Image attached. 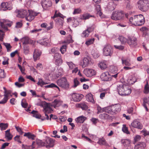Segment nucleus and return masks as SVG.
<instances>
[{
	"label": "nucleus",
	"instance_id": "22",
	"mask_svg": "<svg viewBox=\"0 0 149 149\" xmlns=\"http://www.w3.org/2000/svg\"><path fill=\"white\" fill-rule=\"evenodd\" d=\"M86 100L87 101L89 102H91L93 103H94V100L92 94L90 93L87 94L86 96Z\"/></svg>",
	"mask_w": 149,
	"mask_h": 149
},
{
	"label": "nucleus",
	"instance_id": "2",
	"mask_svg": "<svg viewBox=\"0 0 149 149\" xmlns=\"http://www.w3.org/2000/svg\"><path fill=\"white\" fill-rule=\"evenodd\" d=\"M129 20L131 24L136 26H141L145 22L144 17L141 14L131 17L130 18Z\"/></svg>",
	"mask_w": 149,
	"mask_h": 149
},
{
	"label": "nucleus",
	"instance_id": "20",
	"mask_svg": "<svg viewBox=\"0 0 149 149\" xmlns=\"http://www.w3.org/2000/svg\"><path fill=\"white\" fill-rule=\"evenodd\" d=\"M146 145L144 142H139L134 147V149H144Z\"/></svg>",
	"mask_w": 149,
	"mask_h": 149
},
{
	"label": "nucleus",
	"instance_id": "48",
	"mask_svg": "<svg viewBox=\"0 0 149 149\" xmlns=\"http://www.w3.org/2000/svg\"><path fill=\"white\" fill-rule=\"evenodd\" d=\"M92 54L95 58H98L99 56V54L96 51H93L92 52Z\"/></svg>",
	"mask_w": 149,
	"mask_h": 149
},
{
	"label": "nucleus",
	"instance_id": "42",
	"mask_svg": "<svg viewBox=\"0 0 149 149\" xmlns=\"http://www.w3.org/2000/svg\"><path fill=\"white\" fill-rule=\"evenodd\" d=\"M94 40L95 39L94 38H92L91 39H88L86 41L85 44L87 46H88L93 44Z\"/></svg>",
	"mask_w": 149,
	"mask_h": 149
},
{
	"label": "nucleus",
	"instance_id": "49",
	"mask_svg": "<svg viewBox=\"0 0 149 149\" xmlns=\"http://www.w3.org/2000/svg\"><path fill=\"white\" fill-rule=\"evenodd\" d=\"M97 114L104 112V110L103 109H105V107L103 108L102 109L100 106L98 105L97 107Z\"/></svg>",
	"mask_w": 149,
	"mask_h": 149
},
{
	"label": "nucleus",
	"instance_id": "36",
	"mask_svg": "<svg viewBox=\"0 0 149 149\" xmlns=\"http://www.w3.org/2000/svg\"><path fill=\"white\" fill-rule=\"evenodd\" d=\"M0 25L1 27L4 29L5 30H7V26L10 27L11 26V23H5L3 22H1L0 23Z\"/></svg>",
	"mask_w": 149,
	"mask_h": 149
},
{
	"label": "nucleus",
	"instance_id": "62",
	"mask_svg": "<svg viewBox=\"0 0 149 149\" xmlns=\"http://www.w3.org/2000/svg\"><path fill=\"white\" fill-rule=\"evenodd\" d=\"M81 12V10L79 9H75L73 12V14H76L80 13Z\"/></svg>",
	"mask_w": 149,
	"mask_h": 149
},
{
	"label": "nucleus",
	"instance_id": "34",
	"mask_svg": "<svg viewBox=\"0 0 149 149\" xmlns=\"http://www.w3.org/2000/svg\"><path fill=\"white\" fill-rule=\"evenodd\" d=\"M31 113L33 115V117L37 118H40L41 117V115L39 114L37 111L33 110L31 112Z\"/></svg>",
	"mask_w": 149,
	"mask_h": 149
},
{
	"label": "nucleus",
	"instance_id": "53",
	"mask_svg": "<svg viewBox=\"0 0 149 149\" xmlns=\"http://www.w3.org/2000/svg\"><path fill=\"white\" fill-rule=\"evenodd\" d=\"M69 39H68L66 41H64L63 43H72L73 42V41L72 40V37L71 35H69L68 37Z\"/></svg>",
	"mask_w": 149,
	"mask_h": 149
},
{
	"label": "nucleus",
	"instance_id": "60",
	"mask_svg": "<svg viewBox=\"0 0 149 149\" xmlns=\"http://www.w3.org/2000/svg\"><path fill=\"white\" fill-rule=\"evenodd\" d=\"M63 129H61L60 130V132L61 133H64L65 132H66L68 131L67 127L66 125H64L63 127Z\"/></svg>",
	"mask_w": 149,
	"mask_h": 149
},
{
	"label": "nucleus",
	"instance_id": "5",
	"mask_svg": "<svg viewBox=\"0 0 149 149\" xmlns=\"http://www.w3.org/2000/svg\"><path fill=\"white\" fill-rule=\"evenodd\" d=\"M137 4L139 9L142 12H146L149 9V1L147 0H140Z\"/></svg>",
	"mask_w": 149,
	"mask_h": 149
},
{
	"label": "nucleus",
	"instance_id": "39",
	"mask_svg": "<svg viewBox=\"0 0 149 149\" xmlns=\"http://www.w3.org/2000/svg\"><path fill=\"white\" fill-rule=\"evenodd\" d=\"M96 10L97 11V14L99 16H101L102 13L101 11V8L100 5H98L96 6Z\"/></svg>",
	"mask_w": 149,
	"mask_h": 149
},
{
	"label": "nucleus",
	"instance_id": "19",
	"mask_svg": "<svg viewBox=\"0 0 149 149\" xmlns=\"http://www.w3.org/2000/svg\"><path fill=\"white\" fill-rule=\"evenodd\" d=\"M103 109L104 110V112L109 114L113 115L115 114L112 106L105 107V109Z\"/></svg>",
	"mask_w": 149,
	"mask_h": 149
},
{
	"label": "nucleus",
	"instance_id": "16",
	"mask_svg": "<svg viewBox=\"0 0 149 149\" xmlns=\"http://www.w3.org/2000/svg\"><path fill=\"white\" fill-rule=\"evenodd\" d=\"M63 103V101L58 99H55L51 104L52 107L56 108L61 106Z\"/></svg>",
	"mask_w": 149,
	"mask_h": 149
},
{
	"label": "nucleus",
	"instance_id": "55",
	"mask_svg": "<svg viewBox=\"0 0 149 149\" xmlns=\"http://www.w3.org/2000/svg\"><path fill=\"white\" fill-rule=\"evenodd\" d=\"M90 33V32H89V31L87 30H86L85 31H84L83 32L82 34L83 35H84V37H88V36Z\"/></svg>",
	"mask_w": 149,
	"mask_h": 149
},
{
	"label": "nucleus",
	"instance_id": "51",
	"mask_svg": "<svg viewBox=\"0 0 149 149\" xmlns=\"http://www.w3.org/2000/svg\"><path fill=\"white\" fill-rule=\"evenodd\" d=\"M45 88H52L56 87L58 88L59 91V87L53 83H52L49 85H47L45 86Z\"/></svg>",
	"mask_w": 149,
	"mask_h": 149
},
{
	"label": "nucleus",
	"instance_id": "9",
	"mask_svg": "<svg viewBox=\"0 0 149 149\" xmlns=\"http://www.w3.org/2000/svg\"><path fill=\"white\" fill-rule=\"evenodd\" d=\"M137 39L134 36H129L127 39V43L131 47H134L137 45Z\"/></svg>",
	"mask_w": 149,
	"mask_h": 149
},
{
	"label": "nucleus",
	"instance_id": "13",
	"mask_svg": "<svg viewBox=\"0 0 149 149\" xmlns=\"http://www.w3.org/2000/svg\"><path fill=\"white\" fill-rule=\"evenodd\" d=\"M83 72L88 77H91L95 74V71L91 69H86L84 70Z\"/></svg>",
	"mask_w": 149,
	"mask_h": 149
},
{
	"label": "nucleus",
	"instance_id": "25",
	"mask_svg": "<svg viewBox=\"0 0 149 149\" xmlns=\"http://www.w3.org/2000/svg\"><path fill=\"white\" fill-rule=\"evenodd\" d=\"M53 23L52 22H51L49 23L50 26H49L47 27V24L46 23H43L41 25V26L42 28H47V29L48 30H49L53 28Z\"/></svg>",
	"mask_w": 149,
	"mask_h": 149
},
{
	"label": "nucleus",
	"instance_id": "29",
	"mask_svg": "<svg viewBox=\"0 0 149 149\" xmlns=\"http://www.w3.org/2000/svg\"><path fill=\"white\" fill-rule=\"evenodd\" d=\"M10 130H8L5 131V137L8 140H11L13 137V135L10 132Z\"/></svg>",
	"mask_w": 149,
	"mask_h": 149
},
{
	"label": "nucleus",
	"instance_id": "10",
	"mask_svg": "<svg viewBox=\"0 0 149 149\" xmlns=\"http://www.w3.org/2000/svg\"><path fill=\"white\" fill-rule=\"evenodd\" d=\"M102 80L104 81H107L111 80V77L108 72H106L102 73L100 76Z\"/></svg>",
	"mask_w": 149,
	"mask_h": 149
},
{
	"label": "nucleus",
	"instance_id": "7",
	"mask_svg": "<svg viewBox=\"0 0 149 149\" xmlns=\"http://www.w3.org/2000/svg\"><path fill=\"white\" fill-rule=\"evenodd\" d=\"M56 82L58 86L64 89H68L69 87V84L65 77H62L58 79Z\"/></svg>",
	"mask_w": 149,
	"mask_h": 149
},
{
	"label": "nucleus",
	"instance_id": "18",
	"mask_svg": "<svg viewBox=\"0 0 149 149\" xmlns=\"http://www.w3.org/2000/svg\"><path fill=\"white\" fill-rule=\"evenodd\" d=\"M41 54V51L38 49H35L33 54V57L35 61L37 60Z\"/></svg>",
	"mask_w": 149,
	"mask_h": 149
},
{
	"label": "nucleus",
	"instance_id": "35",
	"mask_svg": "<svg viewBox=\"0 0 149 149\" xmlns=\"http://www.w3.org/2000/svg\"><path fill=\"white\" fill-rule=\"evenodd\" d=\"M121 141L124 146H129L131 143L130 140L127 139L122 140Z\"/></svg>",
	"mask_w": 149,
	"mask_h": 149
},
{
	"label": "nucleus",
	"instance_id": "1",
	"mask_svg": "<svg viewBox=\"0 0 149 149\" xmlns=\"http://www.w3.org/2000/svg\"><path fill=\"white\" fill-rule=\"evenodd\" d=\"M15 12L17 14V16L19 18L26 17V19L30 22L33 20L34 17L37 16L38 13H36L32 10H16Z\"/></svg>",
	"mask_w": 149,
	"mask_h": 149
},
{
	"label": "nucleus",
	"instance_id": "26",
	"mask_svg": "<svg viewBox=\"0 0 149 149\" xmlns=\"http://www.w3.org/2000/svg\"><path fill=\"white\" fill-rule=\"evenodd\" d=\"M23 44H26L29 43H31L32 41L28 37H26L22 39Z\"/></svg>",
	"mask_w": 149,
	"mask_h": 149
},
{
	"label": "nucleus",
	"instance_id": "43",
	"mask_svg": "<svg viewBox=\"0 0 149 149\" xmlns=\"http://www.w3.org/2000/svg\"><path fill=\"white\" fill-rule=\"evenodd\" d=\"M8 126V124L7 123H1L0 124V127L1 130H5Z\"/></svg>",
	"mask_w": 149,
	"mask_h": 149
},
{
	"label": "nucleus",
	"instance_id": "23",
	"mask_svg": "<svg viewBox=\"0 0 149 149\" xmlns=\"http://www.w3.org/2000/svg\"><path fill=\"white\" fill-rule=\"evenodd\" d=\"M77 107L80 108L83 110H86L88 109V106L85 102L78 104L76 105Z\"/></svg>",
	"mask_w": 149,
	"mask_h": 149
},
{
	"label": "nucleus",
	"instance_id": "45",
	"mask_svg": "<svg viewBox=\"0 0 149 149\" xmlns=\"http://www.w3.org/2000/svg\"><path fill=\"white\" fill-rule=\"evenodd\" d=\"M149 92V86L148 83L145 85L144 87V93L146 94H147Z\"/></svg>",
	"mask_w": 149,
	"mask_h": 149
},
{
	"label": "nucleus",
	"instance_id": "8",
	"mask_svg": "<svg viewBox=\"0 0 149 149\" xmlns=\"http://www.w3.org/2000/svg\"><path fill=\"white\" fill-rule=\"evenodd\" d=\"M103 53L105 56H111L113 53L112 48L110 45L107 44L104 46Z\"/></svg>",
	"mask_w": 149,
	"mask_h": 149
},
{
	"label": "nucleus",
	"instance_id": "3",
	"mask_svg": "<svg viewBox=\"0 0 149 149\" xmlns=\"http://www.w3.org/2000/svg\"><path fill=\"white\" fill-rule=\"evenodd\" d=\"M117 90L118 94L121 95H129L131 92V90L128 85L121 84L117 86Z\"/></svg>",
	"mask_w": 149,
	"mask_h": 149
},
{
	"label": "nucleus",
	"instance_id": "37",
	"mask_svg": "<svg viewBox=\"0 0 149 149\" xmlns=\"http://www.w3.org/2000/svg\"><path fill=\"white\" fill-rule=\"evenodd\" d=\"M97 143L100 145H104L107 146V145L105 140L103 138L99 139Z\"/></svg>",
	"mask_w": 149,
	"mask_h": 149
},
{
	"label": "nucleus",
	"instance_id": "27",
	"mask_svg": "<svg viewBox=\"0 0 149 149\" xmlns=\"http://www.w3.org/2000/svg\"><path fill=\"white\" fill-rule=\"evenodd\" d=\"M86 119V118L83 116H81L77 118L75 120L76 122L77 123H82Z\"/></svg>",
	"mask_w": 149,
	"mask_h": 149
},
{
	"label": "nucleus",
	"instance_id": "40",
	"mask_svg": "<svg viewBox=\"0 0 149 149\" xmlns=\"http://www.w3.org/2000/svg\"><path fill=\"white\" fill-rule=\"evenodd\" d=\"M99 66L102 70L104 69L107 68V64L104 62H102L100 63Z\"/></svg>",
	"mask_w": 149,
	"mask_h": 149
},
{
	"label": "nucleus",
	"instance_id": "28",
	"mask_svg": "<svg viewBox=\"0 0 149 149\" xmlns=\"http://www.w3.org/2000/svg\"><path fill=\"white\" fill-rule=\"evenodd\" d=\"M89 63V61L88 59L86 58H84L83 61V63L81 65L82 67L84 68L87 67Z\"/></svg>",
	"mask_w": 149,
	"mask_h": 149
},
{
	"label": "nucleus",
	"instance_id": "46",
	"mask_svg": "<svg viewBox=\"0 0 149 149\" xmlns=\"http://www.w3.org/2000/svg\"><path fill=\"white\" fill-rule=\"evenodd\" d=\"M122 130L124 133L127 134H129V132L128 131L127 128L126 126L125 125H123Z\"/></svg>",
	"mask_w": 149,
	"mask_h": 149
},
{
	"label": "nucleus",
	"instance_id": "32",
	"mask_svg": "<svg viewBox=\"0 0 149 149\" xmlns=\"http://www.w3.org/2000/svg\"><path fill=\"white\" fill-rule=\"evenodd\" d=\"M99 118L102 120L107 119L109 118V116L108 114L105 113L100 114L99 115Z\"/></svg>",
	"mask_w": 149,
	"mask_h": 149
},
{
	"label": "nucleus",
	"instance_id": "12",
	"mask_svg": "<svg viewBox=\"0 0 149 149\" xmlns=\"http://www.w3.org/2000/svg\"><path fill=\"white\" fill-rule=\"evenodd\" d=\"M51 107H52V106L51 103L49 104L45 102L43 106L44 112H47L48 113H51L53 111Z\"/></svg>",
	"mask_w": 149,
	"mask_h": 149
},
{
	"label": "nucleus",
	"instance_id": "57",
	"mask_svg": "<svg viewBox=\"0 0 149 149\" xmlns=\"http://www.w3.org/2000/svg\"><path fill=\"white\" fill-rule=\"evenodd\" d=\"M4 35L3 31L2 30H0V40L1 41L3 40Z\"/></svg>",
	"mask_w": 149,
	"mask_h": 149
},
{
	"label": "nucleus",
	"instance_id": "47",
	"mask_svg": "<svg viewBox=\"0 0 149 149\" xmlns=\"http://www.w3.org/2000/svg\"><path fill=\"white\" fill-rule=\"evenodd\" d=\"M117 69L116 67L111 66L110 68V71L112 73H116L117 72Z\"/></svg>",
	"mask_w": 149,
	"mask_h": 149
},
{
	"label": "nucleus",
	"instance_id": "21",
	"mask_svg": "<svg viewBox=\"0 0 149 149\" xmlns=\"http://www.w3.org/2000/svg\"><path fill=\"white\" fill-rule=\"evenodd\" d=\"M112 106L115 114L117 112H119L121 110V106L119 104H116Z\"/></svg>",
	"mask_w": 149,
	"mask_h": 149
},
{
	"label": "nucleus",
	"instance_id": "59",
	"mask_svg": "<svg viewBox=\"0 0 149 149\" xmlns=\"http://www.w3.org/2000/svg\"><path fill=\"white\" fill-rule=\"evenodd\" d=\"M61 58V54L58 53H55L54 56V58L55 59H56Z\"/></svg>",
	"mask_w": 149,
	"mask_h": 149
},
{
	"label": "nucleus",
	"instance_id": "33",
	"mask_svg": "<svg viewBox=\"0 0 149 149\" xmlns=\"http://www.w3.org/2000/svg\"><path fill=\"white\" fill-rule=\"evenodd\" d=\"M49 41L47 38H44L41 39L39 41V42L42 45H47Z\"/></svg>",
	"mask_w": 149,
	"mask_h": 149
},
{
	"label": "nucleus",
	"instance_id": "64",
	"mask_svg": "<svg viewBox=\"0 0 149 149\" xmlns=\"http://www.w3.org/2000/svg\"><path fill=\"white\" fill-rule=\"evenodd\" d=\"M31 147H32L31 146H29L27 145H24V144L22 145V149H29Z\"/></svg>",
	"mask_w": 149,
	"mask_h": 149
},
{
	"label": "nucleus",
	"instance_id": "56",
	"mask_svg": "<svg viewBox=\"0 0 149 149\" xmlns=\"http://www.w3.org/2000/svg\"><path fill=\"white\" fill-rule=\"evenodd\" d=\"M74 85L73 87H76L79 84V82L77 79H74Z\"/></svg>",
	"mask_w": 149,
	"mask_h": 149
},
{
	"label": "nucleus",
	"instance_id": "44",
	"mask_svg": "<svg viewBox=\"0 0 149 149\" xmlns=\"http://www.w3.org/2000/svg\"><path fill=\"white\" fill-rule=\"evenodd\" d=\"M38 81L37 83L38 85L40 86H41L47 84V83L44 82L42 79L40 78L38 79Z\"/></svg>",
	"mask_w": 149,
	"mask_h": 149
},
{
	"label": "nucleus",
	"instance_id": "58",
	"mask_svg": "<svg viewBox=\"0 0 149 149\" xmlns=\"http://www.w3.org/2000/svg\"><path fill=\"white\" fill-rule=\"evenodd\" d=\"M8 100L7 99V97L6 95H5L3 100L0 101V104H4L6 103Z\"/></svg>",
	"mask_w": 149,
	"mask_h": 149
},
{
	"label": "nucleus",
	"instance_id": "63",
	"mask_svg": "<svg viewBox=\"0 0 149 149\" xmlns=\"http://www.w3.org/2000/svg\"><path fill=\"white\" fill-rule=\"evenodd\" d=\"M141 137L140 136L137 135L134 138V140L135 142L139 141L141 139Z\"/></svg>",
	"mask_w": 149,
	"mask_h": 149
},
{
	"label": "nucleus",
	"instance_id": "52",
	"mask_svg": "<svg viewBox=\"0 0 149 149\" xmlns=\"http://www.w3.org/2000/svg\"><path fill=\"white\" fill-rule=\"evenodd\" d=\"M66 63L68 65L70 69H72L74 67V64L72 62H67Z\"/></svg>",
	"mask_w": 149,
	"mask_h": 149
},
{
	"label": "nucleus",
	"instance_id": "54",
	"mask_svg": "<svg viewBox=\"0 0 149 149\" xmlns=\"http://www.w3.org/2000/svg\"><path fill=\"white\" fill-rule=\"evenodd\" d=\"M20 137H21L17 135L14 137V139L15 141L21 143H22V142L20 141Z\"/></svg>",
	"mask_w": 149,
	"mask_h": 149
},
{
	"label": "nucleus",
	"instance_id": "14",
	"mask_svg": "<svg viewBox=\"0 0 149 149\" xmlns=\"http://www.w3.org/2000/svg\"><path fill=\"white\" fill-rule=\"evenodd\" d=\"M41 3L44 8H47L52 6V2L49 0H42L41 2Z\"/></svg>",
	"mask_w": 149,
	"mask_h": 149
},
{
	"label": "nucleus",
	"instance_id": "11",
	"mask_svg": "<svg viewBox=\"0 0 149 149\" xmlns=\"http://www.w3.org/2000/svg\"><path fill=\"white\" fill-rule=\"evenodd\" d=\"M71 96L74 102H77L80 101L82 98L83 95L76 93H73L71 95Z\"/></svg>",
	"mask_w": 149,
	"mask_h": 149
},
{
	"label": "nucleus",
	"instance_id": "4",
	"mask_svg": "<svg viewBox=\"0 0 149 149\" xmlns=\"http://www.w3.org/2000/svg\"><path fill=\"white\" fill-rule=\"evenodd\" d=\"M54 140L49 137H46L44 141L40 140L36 141L37 144L40 147L45 146L47 148L53 147L54 146Z\"/></svg>",
	"mask_w": 149,
	"mask_h": 149
},
{
	"label": "nucleus",
	"instance_id": "15",
	"mask_svg": "<svg viewBox=\"0 0 149 149\" xmlns=\"http://www.w3.org/2000/svg\"><path fill=\"white\" fill-rule=\"evenodd\" d=\"M131 126L134 127L138 129H141L142 128L143 126L141 123L138 121L134 120L131 124Z\"/></svg>",
	"mask_w": 149,
	"mask_h": 149
},
{
	"label": "nucleus",
	"instance_id": "30",
	"mask_svg": "<svg viewBox=\"0 0 149 149\" xmlns=\"http://www.w3.org/2000/svg\"><path fill=\"white\" fill-rule=\"evenodd\" d=\"M80 17L82 19L86 20L88 19L90 17H92V16L88 13H86L81 15Z\"/></svg>",
	"mask_w": 149,
	"mask_h": 149
},
{
	"label": "nucleus",
	"instance_id": "24",
	"mask_svg": "<svg viewBox=\"0 0 149 149\" xmlns=\"http://www.w3.org/2000/svg\"><path fill=\"white\" fill-rule=\"evenodd\" d=\"M24 136H26L29 139L34 140L35 139L36 136L32 134L30 132L25 133L24 135Z\"/></svg>",
	"mask_w": 149,
	"mask_h": 149
},
{
	"label": "nucleus",
	"instance_id": "41",
	"mask_svg": "<svg viewBox=\"0 0 149 149\" xmlns=\"http://www.w3.org/2000/svg\"><path fill=\"white\" fill-rule=\"evenodd\" d=\"M118 39L121 42V43L122 44L125 43L126 42H127V39L123 36H120L118 38Z\"/></svg>",
	"mask_w": 149,
	"mask_h": 149
},
{
	"label": "nucleus",
	"instance_id": "31",
	"mask_svg": "<svg viewBox=\"0 0 149 149\" xmlns=\"http://www.w3.org/2000/svg\"><path fill=\"white\" fill-rule=\"evenodd\" d=\"M121 60L122 64H124L125 65L128 66H130L131 65L130 60L128 59L124 60L123 58H122Z\"/></svg>",
	"mask_w": 149,
	"mask_h": 149
},
{
	"label": "nucleus",
	"instance_id": "6",
	"mask_svg": "<svg viewBox=\"0 0 149 149\" xmlns=\"http://www.w3.org/2000/svg\"><path fill=\"white\" fill-rule=\"evenodd\" d=\"M124 16V14L123 11H116L113 12L111 18L115 20H120L123 19Z\"/></svg>",
	"mask_w": 149,
	"mask_h": 149
},
{
	"label": "nucleus",
	"instance_id": "38",
	"mask_svg": "<svg viewBox=\"0 0 149 149\" xmlns=\"http://www.w3.org/2000/svg\"><path fill=\"white\" fill-rule=\"evenodd\" d=\"M3 44L6 47L7 52H9L11 51V49L12 47L11 46L10 43L4 42Z\"/></svg>",
	"mask_w": 149,
	"mask_h": 149
},
{
	"label": "nucleus",
	"instance_id": "61",
	"mask_svg": "<svg viewBox=\"0 0 149 149\" xmlns=\"http://www.w3.org/2000/svg\"><path fill=\"white\" fill-rule=\"evenodd\" d=\"M55 62L57 63L58 65L61 64L62 63V60L61 58L55 59Z\"/></svg>",
	"mask_w": 149,
	"mask_h": 149
},
{
	"label": "nucleus",
	"instance_id": "50",
	"mask_svg": "<svg viewBox=\"0 0 149 149\" xmlns=\"http://www.w3.org/2000/svg\"><path fill=\"white\" fill-rule=\"evenodd\" d=\"M66 45H63L60 49V51L62 54L64 53L66 51Z\"/></svg>",
	"mask_w": 149,
	"mask_h": 149
},
{
	"label": "nucleus",
	"instance_id": "17",
	"mask_svg": "<svg viewBox=\"0 0 149 149\" xmlns=\"http://www.w3.org/2000/svg\"><path fill=\"white\" fill-rule=\"evenodd\" d=\"M1 6L2 10H11L12 9L10 4H9L7 2L2 3Z\"/></svg>",
	"mask_w": 149,
	"mask_h": 149
}]
</instances>
